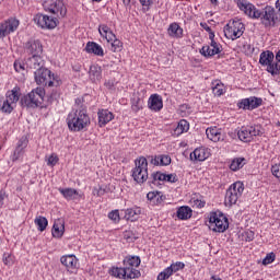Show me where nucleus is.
<instances>
[{"instance_id": "412c9836", "label": "nucleus", "mask_w": 280, "mask_h": 280, "mask_svg": "<svg viewBox=\"0 0 280 280\" xmlns=\"http://www.w3.org/2000/svg\"><path fill=\"white\" fill-rule=\"evenodd\" d=\"M148 106L150 110H153L154 113L163 110V97L159 94H152L149 97Z\"/></svg>"}, {"instance_id": "dca6fc26", "label": "nucleus", "mask_w": 280, "mask_h": 280, "mask_svg": "<svg viewBox=\"0 0 280 280\" xmlns=\"http://www.w3.org/2000/svg\"><path fill=\"white\" fill-rule=\"evenodd\" d=\"M262 102L259 97L250 96L238 102V108H243V110H255V108L261 106Z\"/></svg>"}, {"instance_id": "4be33fe9", "label": "nucleus", "mask_w": 280, "mask_h": 280, "mask_svg": "<svg viewBox=\"0 0 280 280\" xmlns=\"http://www.w3.org/2000/svg\"><path fill=\"white\" fill-rule=\"evenodd\" d=\"M211 156V153H209V149L205 148H197L194 150V152L190 153V160L191 161H207Z\"/></svg>"}, {"instance_id": "f8f14e48", "label": "nucleus", "mask_w": 280, "mask_h": 280, "mask_svg": "<svg viewBox=\"0 0 280 280\" xmlns=\"http://www.w3.org/2000/svg\"><path fill=\"white\" fill-rule=\"evenodd\" d=\"M259 135H261V127L259 126L242 127L237 132L240 141L243 143H250L254 137H259Z\"/></svg>"}, {"instance_id": "cd10ccee", "label": "nucleus", "mask_w": 280, "mask_h": 280, "mask_svg": "<svg viewBox=\"0 0 280 280\" xmlns=\"http://www.w3.org/2000/svg\"><path fill=\"white\" fill-rule=\"evenodd\" d=\"M89 78L91 82H100L102 80V67L92 65L89 70Z\"/></svg>"}, {"instance_id": "6ab92c4d", "label": "nucleus", "mask_w": 280, "mask_h": 280, "mask_svg": "<svg viewBox=\"0 0 280 280\" xmlns=\"http://www.w3.org/2000/svg\"><path fill=\"white\" fill-rule=\"evenodd\" d=\"M27 137L23 136L16 143L15 150L13 152L12 161H19L23 154H25V148H27Z\"/></svg>"}, {"instance_id": "052dcab7", "label": "nucleus", "mask_w": 280, "mask_h": 280, "mask_svg": "<svg viewBox=\"0 0 280 280\" xmlns=\"http://www.w3.org/2000/svg\"><path fill=\"white\" fill-rule=\"evenodd\" d=\"M142 8H147V10H150V5H152V0H139Z\"/></svg>"}, {"instance_id": "39448f33", "label": "nucleus", "mask_w": 280, "mask_h": 280, "mask_svg": "<svg viewBox=\"0 0 280 280\" xmlns=\"http://www.w3.org/2000/svg\"><path fill=\"white\" fill-rule=\"evenodd\" d=\"M245 31L246 27L244 26V23H242V21L230 22L224 26L223 30L224 36L230 40H237V38H242Z\"/></svg>"}, {"instance_id": "4c0bfd02", "label": "nucleus", "mask_w": 280, "mask_h": 280, "mask_svg": "<svg viewBox=\"0 0 280 280\" xmlns=\"http://www.w3.org/2000/svg\"><path fill=\"white\" fill-rule=\"evenodd\" d=\"M63 233H65V225H58V223H55L52 225V237L60 238L62 237Z\"/></svg>"}, {"instance_id": "13d9d810", "label": "nucleus", "mask_w": 280, "mask_h": 280, "mask_svg": "<svg viewBox=\"0 0 280 280\" xmlns=\"http://www.w3.org/2000/svg\"><path fill=\"white\" fill-rule=\"evenodd\" d=\"M59 191L62 194L65 198L68 200H71V188L68 189H59Z\"/></svg>"}, {"instance_id": "0eeeda50", "label": "nucleus", "mask_w": 280, "mask_h": 280, "mask_svg": "<svg viewBox=\"0 0 280 280\" xmlns=\"http://www.w3.org/2000/svg\"><path fill=\"white\" fill-rule=\"evenodd\" d=\"M43 8L45 12H50L55 16L63 19L67 16V7L62 0H43Z\"/></svg>"}, {"instance_id": "69168bd1", "label": "nucleus", "mask_w": 280, "mask_h": 280, "mask_svg": "<svg viewBox=\"0 0 280 280\" xmlns=\"http://www.w3.org/2000/svg\"><path fill=\"white\" fill-rule=\"evenodd\" d=\"M71 114L68 115V118H67V124H68V128L69 130H71Z\"/></svg>"}, {"instance_id": "1a4fd4ad", "label": "nucleus", "mask_w": 280, "mask_h": 280, "mask_svg": "<svg viewBox=\"0 0 280 280\" xmlns=\"http://www.w3.org/2000/svg\"><path fill=\"white\" fill-rule=\"evenodd\" d=\"M243 194H244V183L235 182L226 190L225 205H229V207H233V205H236L237 200L242 198Z\"/></svg>"}, {"instance_id": "5fc2aeb1", "label": "nucleus", "mask_w": 280, "mask_h": 280, "mask_svg": "<svg viewBox=\"0 0 280 280\" xmlns=\"http://www.w3.org/2000/svg\"><path fill=\"white\" fill-rule=\"evenodd\" d=\"M48 104H54L58 100V92H52L50 95L46 96Z\"/></svg>"}, {"instance_id": "9d476101", "label": "nucleus", "mask_w": 280, "mask_h": 280, "mask_svg": "<svg viewBox=\"0 0 280 280\" xmlns=\"http://www.w3.org/2000/svg\"><path fill=\"white\" fill-rule=\"evenodd\" d=\"M236 5L245 16H248V19H253L254 21H259L261 9H258L255 4L248 2V0H237Z\"/></svg>"}, {"instance_id": "6e6552de", "label": "nucleus", "mask_w": 280, "mask_h": 280, "mask_svg": "<svg viewBox=\"0 0 280 280\" xmlns=\"http://www.w3.org/2000/svg\"><path fill=\"white\" fill-rule=\"evenodd\" d=\"M98 32L103 38H106L107 43H110V49L114 52L121 51L124 44L121 40L117 39V36L113 34V31H110V27L105 24H101L98 26Z\"/></svg>"}, {"instance_id": "79ce46f5", "label": "nucleus", "mask_w": 280, "mask_h": 280, "mask_svg": "<svg viewBox=\"0 0 280 280\" xmlns=\"http://www.w3.org/2000/svg\"><path fill=\"white\" fill-rule=\"evenodd\" d=\"M147 198L148 200H158V202L159 200L161 201L165 200V197H163L161 192H154V191L148 192Z\"/></svg>"}, {"instance_id": "4468645a", "label": "nucleus", "mask_w": 280, "mask_h": 280, "mask_svg": "<svg viewBox=\"0 0 280 280\" xmlns=\"http://www.w3.org/2000/svg\"><path fill=\"white\" fill-rule=\"evenodd\" d=\"M34 22L38 27H42V30H54L58 25V19L42 13H37L34 16Z\"/></svg>"}, {"instance_id": "393cba45", "label": "nucleus", "mask_w": 280, "mask_h": 280, "mask_svg": "<svg viewBox=\"0 0 280 280\" xmlns=\"http://www.w3.org/2000/svg\"><path fill=\"white\" fill-rule=\"evenodd\" d=\"M207 138L213 143H218L222 139V129L218 127H210L206 129Z\"/></svg>"}, {"instance_id": "ea45409f", "label": "nucleus", "mask_w": 280, "mask_h": 280, "mask_svg": "<svg viewBox=\"0 0 280 280\" xmlns=\"http://www.w3.org/2000/svg\"><path fill=\"white\" fill-rule=\"evenodd\" d=\"M268 73L271 75H279L280 74V65L279 63H270L267 66Z\"/></svg>"}, {"instance_id": "bf43d9fd", "label": "nucleus", "mask_w": 280, "mask_h": 280, "mask_svg": "<svg viewBox=\"0 0 280 280\" xmlns=\"http://www.w3.org/2000/svg\"><path fill=\"white\" fill-rule=\"evenodd\" d=\"M71 267L73 268H80V262H78V258L75 255H71Z\"/></svg>"}, {"instance_id": "4d7b16f0", "label": "nucleus", "mask_w": 280, "mask_h": 280, "mask_svg": "<svg viewBox=\"0 0 280 280\" xmlns=\"http://www.w3.org/2000/svg\"><path fill=\"white\" fill-rule=\"evenodd\" d=\"M255 240V232L248 231L245 232V241L253 242Z\"/></svg>"}, {"instance_id": "e433bc0d", "label": "nucleus", "mask_w": 280, "mask_h": 280, "mask_svg": "<svg viewBox=\"0 0 280 280\" xmlns=\"http://www.w3.org/2000/svg\"><path fill=\"white\" fill-rule=\"evenodd\" d=\"M245 162L246 159L244 158H235L230 164V170H232V172H237V170H242V167H244Z\"/></svg>"}, {"instance_id": "473e14b6", "label": "nucleus", "mask_w": 280, "mask_h": 280, "mask_svg": "<svg viewBox=\"0 0 280 280\" xmlns=\"http://www.w3.org/2000/svg\"><path fill=\"white\" fill-rule=\"evenodd\" d=\"M141 215V208H129L125 210V220H129L130 222L137 221V219Z\"/></svg>"}, {"instance_id": "c85d7f7f", "label": "nucleus", "mask_w": 280, "mask_h": 280, "mask_svg": "<svg viewBox=\"0 0 280 280\" xmlns=\"http://www.w3.org/2000/svg\"><path fill=\"white\" fill-rule=\"evenodd\" d=\"M21 97V88L15 86L13 90L7 92V98H4L7 102H10L11 104H16Z\"/></svg>"}, {"instance_id": "c756f323", "label": "nucleus", "mask_w": 280, "mask_h": 280, "mask_svg": "<svg viewBox=\"0 0 280 280\" xmlns=\"http://www.w3.org/2000/svg\"><path fill=\"white\" fill-rule=\"evenodd\" d=\"M212 93L215 97H222L226 93V88L220 82V80H214L211 83Z\"/></svg>"}, {"instance_id": "e2e57ef3", "label": "nucleus", "mask_w": 280, "mask_h": 280, "mask_svg": "<svg viewBox=\"0 0 280 280\" xmlns=\"http://www.w3.org/2000/svg\"><path fill=\"white\" fill-rule=\"evenodd\" d=\"M200 26L206 30V32H211V26H209V24H207L206 22H201Z\"/></svg>"}, {"instance_id": "0e129e2a", "label": "nucleus", "mask_w": 280, "mask_h": 280, "mask_svg": "<svg viewBox=\"0 0 280 280\" xmlns=\"http://www.w3.org/2000/svg\"><path fill=\"white\" fill-rule=\"evenodd\" d=\"M3 200H5V194L0 192V209L3 207Z\"/></svg>"}, {"instance_id": "8fccbe9b", "label": "nucleus", "mask_w": 280, "mask_h": 280, "mask_svg": "<svg viewBox=\"0 0 280 280\" xmlns=\"http://www.w3.org/2000/svg\"><path fill=\"white\" fill-rule=\"evenodd\" d=\"M172 158L170 155H160V165H170Z\"/></svg>"}, {"instance_id": "2eb2a0df", "label": "nucleus", "mask_w": 280, "mask_h": 280, "mask_svg": "<svg viewBox=\"0 0 280 280\" xmlns=\"http://www.w3.org/2000/svg\"><path fill=\"white\" fill-rule=\"evenodd\" d=\"M20 22L15 18H11L0 24V38H5V36L16 32L19 30Z\"/></svg>"}, {"instance_id": "20e7f679", "label": "nucleus", "mask_w": 280, "mask_h": 280, "mask_svg": "<svg viewBox=\"0 0 280 280\" xmlns=\"http://www.w3.org/2000/svg\"><path fill=\"white\" fill-rule=\"evenodd\" d=\"M264 27H275L279 22V14L275 7L266 5L260 9L259 19Z\"/></svg>"}, {"instance_id": "de8ad7c7", "label": "nucleus", "mask_w": 280, "mask_h": 280, "mask_svg": "<svg viewBox=\"0 0 280 280\" xmlns=\"http://www.w3.org/2000/svg\"><path fill=\"white\" fill-rule=\"evenodd\" d=\"M191 202L194 205V207H197V209H202L205 208V205H207L206 201H203L202 199H191Z\"/></svg>"}, {"instance_id": "774afa93", "label": "nucleus", "mask_w": 280, "mask_h": 280, "mask_svg": "<svg viewBox=\"0 0 280 280\" xmlns=\"http://www.w3.org/2000/svg\"><path fill=\"white\" fill-rule=\"evenodd\" d=\"M276 59L278 60V62H280V50L277 52Z\"/></svg>"}, {"instance_id": "f03ea898", "label": "nucleus", "mask_w": 280, "mask_h": 280, "mask_svg": "<svg viewBox=\"0 0 280 280\" xmlns=\"http://www.w3.org/2000/svg\"><path fill=\"white\" fill-rule=\"evenodd\" d=\"M45 102V89L36 88L21 98L22 106L26 108H38Z\"/></svg>"}, {"instance_id": "c03bdc74", "label": "nucleus", "mask_w": 280, "mask_h": 280, "mask_svg": "<svg viewBox=\"0 0 280 280\" xmlns=\"http://www.w3.org/2000/svg\"><path fill=\"white\" fill-rule=\"evenodd\" d=\"M276 255L275 253H269L267 256L262 259V266H268L275 261Z\"/></svg>"}, {"instance_id": "6e6d98bb", "label": "nucleus", "mask_w": 280, "mask_h": 280, "mask_svg": "<svg viewBox=\"0 0 280 280\" xmlns=\"http://www.w3.org/2000/svg\"><path fill=\"white\" fill-rule=\"evenodd\" d=\"M14 69L18 73H21V71H25V63L21 62H14Z\"/></svg>"}, {"instance_id": "f3484780", "label": "nucleus", "mask_w": 280, "mask_h": 280, "mask_svg": "<svg viewBox=\"0 0 280 280\" xmlns=\"http://www.w3.org/2000/svg\"><path fill=\"white\" fill-rule=\"evenodd\" d=\"M26 68L30 71H40L42 69H45V60H43V57L40 55H34L30 57L26 62Z\"/></svg>"}, {"instance_id": "a19ab883", "label": "nucleus", "mask_w": 280, "mask_h": 280, "mask_svg": "<svg viewBox=\"0 0 280 280\" xmlns=\"http://www.w3.org/2000/svg\"><path fill=\"white\" fill-rule=\"evenodd\" d=\"M174 275L170 267L165 268L163 271H161L158 276V280H167L171 278V276Z\"/></svg>"}, {"instance_id": "a18cd8bd", "label": "nucleus", "mask_w": 280, "mask_h": 280, "mask_svg": "<svg viewBox=\"0 0 280 280\" xmlns=\"http://www.w3.org/2000/svg\"><path fill=\"white\" fill-rule=\"evenodd\" d=\"M84 198V194L82 191H78L75 189L71 190V199L72 200H82Z\"/></svg>"}, {"instance_id": "603ef678", "label": "nucleus", "mask_w": 280, "mask_h": 280, "mask_svg": "<svg viewBox=\"0 0 280 280\" xmlns=\"http://www.w3.org/2000/svg\"><path fill=\"white\" fill-rule=\"evenodd\" d=\"M68 259H71V254L62 256L60 259L62 266H66V268H69V266H71V260Z\"/></svg>"}, {"instance_id": "a878e982", "label": "nucleus", "mask_w": 280, "mask_h": 280, "mask_svg": "<svg viewBox=\"0 0 280 280\" xmlns=\"http://www.w3.org/2000/svg\"><path fill=\"white\" fill-rule=\"evenodd\" d=\"M167 34L171 38H183V27L178 23L173 22L167 28Z\"/></svg>"}, {"instance_id": "680f3d73", "label": "nucleus", "mask_w": 280, "mask_h": 280, "mask_svg": "<svg viewBox=\"0 0 280 280\" xmlns=\"http://www.w3.org/2000/svg\"><path fill=\"white\" fill-rule=\"evenodd\" d=\"M151 164L152 165H161V155L158 156H151Z\"/></svg>"}, {"instance_id": "a211bd4d", "label": "nucleus", "mask_w": 280, "mask_h": 280, "mask_svg": "<svg viewBox=\"0 0 280 280\" xmlns=\"http://www.w3.org/2000/svg\"><path fill=\"white\" fill-rule=\"evenodd\" d=\"M221 52H222V45L218 44L215 39H212L209 46H203L200 49L201 56H205L206 58H211L212 56H215Z\"/></svg>"}, {"instance_id": "7c9ffc66", "label": "nucleus", "mask_w": 280, "mask_h": 280, "mask_svg": "<svg viewBox=\"0 0 280 280\" xmlns=\"http://www.w3.org/2000/svg\"><path fill=\"white\" fill-rule=\"evenodd\" d=\"M273 60H275V52L270 50H266L260 54L259 63L262 67H268V65L273 62Z\"/></svg>"}, {"instance_id": "9b49d317", "label": "nucleus", "mask_w": 280, "mask_h": 280, "mask_svg": "<svg viewBox=\"0 0 280 280\" xmlns=\"http://www.w3.org/2000/svg\"><path fill=\"white\" fill-rule=\"evenodd\" d=\"M34 78L36 84L43 86H54V80H56L51 73V70L45 67L40 70L34 71Z\"/></svg>"}, {"instance_id": "f704fd0d", "label": "nucleus", "mask_w": 280, "mask_h": 280, "mask_svg": "<svg viewBox=\"0 0 280 280\" xmlns=\"http://www.w3.org/2000/svg\"><path fill=\"white\" fill-rule=\"evenodd\" d=\"M34 222H35V225L37 226V230L40 231L42 233L43 231H45V229H47L49 224V221H47V218L43 215L36 217Z\"/></svg>"}, {"instance_id": "3c124183", "label": "nucleus", "mask_w": 280, "mask_h": 280, "mask_svg": "<svg viewBox=\"0 0 280 280\" xmlns=\"http://www.w3.org/2000/svg\"><path fill=\"white\" fill-rule=\"evenodd\" d=\"M109 220H113L114 222H119V210H114L108 213Z\"/></svg>"}, {"instance_id": "b1692460", "label": "nucleus", "mask_w": 280, "mask_h": 280, "mask_svg": "<svg viewBox=\"0 0 280 280\" xmlns=\"http://www.w3.org/2000/svg\"><path fill=\"white\" fill-rule=\"evenodd\" d=\"M97 115L100 128H104L106 124H109V121H113V119H115V115H113V113L108 109H100Z\"/></svg>"}, {"instance_id": "aec40b11", "label": "nucleus", "mask_w": 280, "mask_h": 280, "mask_svg": "<svg viewBox=\"0 0 280 280\" xmlns=\"http://www.w3.org/2000/svg\"><path fill=\"white\" fill-rule=\"evenodd\" d=\"M152 178V183H159L160 182H165V183H177L178 182V177L176 176V174H165V173H161V172H156L153 173L151 175Z\"/></svg>"}, {"instance_id": "49530a36", "label": "nucleus", "mask_w": 280, "mask_h": 280, "mask_svg": "<svg viewBox=\"0 0 280 280\" xmlns=\"http://www.w3.org/2000/svg\"><path fill=\"white\" fill-rule=\"evenodd\" d=\"M93 196L102 197L106 194V189L102 188V186H97L93 188Z\"/></svg>"}, {"instance_id": "bb28decb", "label": "nucleus", "mask_w": 280, "mask_h": 280, "mask_svg": "<svg viewBox=\"0 0 280 280\" xmlns=\"http://www.w3.org/2000/svg\"><path fill=\"white\" fill-rule=\"evenodd\" d=\"M85 51L88 54H94V56H104V48H102L100 44L95 42H89L85 46Z\"/></svg>"}, {"instance_id": "58836bf2", "label": "nucleus", "mask_w": 280, "mask_h": 280, "mask_svg": "<svg viewBox=\"0 0 280 280\" xmlns=\"http://www.w3.org/2000/svg\"><path fill=\"white\" fill-rule=\"evenodd\" d=\"M141 108H143V101H141V98H139V97L132 98L131 110H133V113H139V110H141Z\"/></svg>"}, {"instance_id": "5701e85b", "label": "nucleus", "mask_w": 280, "mask_h": 280, "mask_svg": "<svg viewBox=\"0 0 280 280\" xmlns=\"http://www.w3.org/2000/svg\"><path fill=\"white\" fill-rule=\"evenodd\" d=\"M26 49L32 56H40L43 54V44H40V40L31 39L26 43Z\"/></svg>"}, {"instance_id": "37998d69", "label": "nucleus", "mask_w": 280, "mask_h": 280, "mask_svg": "<svg viewBox=\"0 0 280 280\" xmlns=\"http://www.w3.org/2000/svg\"><path fill=\"white\" fill-rule=\"evenodd\" d=\"M168 268L172 270L173 273L178 272V270L185 269V262L176 261V262H173Z\"/></svg>"}, {"instance_id": "423d86ee", "label": "nucleus", "mask_w": 280, "mask_h": 280, "mask_svg": "<svg viewBox=\"0 0 280 280\" xmlns=\"http://www.w3.org/2000/svg\"><path fill=\"white\" fill-rule=\"evenodd\" d=\"M132 178L142 185L148 180V160L143 156L136 160V167L132 170Z\"/></svg>"}, {"instance_id": "7ed1b4c3", "label": "nucleus", "mask_w": 280, "mask_h": 280, "mask_svg": "<svg viewBox=\"0 0 280 280\" xmlns=\"http://www.w3.org/2000/svg\"><path fill=\"white\" fill-rule=\"evenodd\" d=\"M229 229V219L222 212H211L209 217V230L214 233H224Z\"/></svg>"}, {"instance_id": "338daca9", "label": "nucleus", "mask_w": 280, "mask_h": 280, "mask_svg": "<svg viewBox=\"0 0 280 280\" xmlns=\"http://www.w3.org/2000/svg\"><path fill=\"white\" fill-rule=\"evenodd\" d=\"M209 38H210L211 43H213V40H215L214 39L215 38V34L212 33L211 31L209 32Z\"/></svg>"}, {"instance_id": "09e8293b", "label": "nucleus", "mask_w": 280, "mask_h": 280, "mask_svg": "<svg viewBox=\"0 0 280 280\" xmlns=\"http://www.w3.org/2000/svg\"><path fill=\"white\" fill-rule=\"evenodd\" d=\"M2 261L4 266H12V264H14V260L12 259V256L10 254H4Z\"/></svg>"}, {"instance_id": "c9c22d12", "label": "nucleus", "mask_w": 280, "mask_h": 280, "mask_svg": "<svg viewBox=\"0 0 280 280\" xmlns=\"http://www.w3.org/2000/svg\"><path fill=\"white\" fill-rule=\"evenodd\" d=\"M0 110L10 114L14 110V105L3 97H0Z\"/></svg>"}, {"instance_id": "2f4dec72", "label": "nucleus", "mask_w": 280, "mask_h": 280, "mask_svg": "<svg viewBox=\"0 0 280 280\" xmlns=\"http://www.w3.org/2000/svg\"><path fill=\"white\" fill-rule=\"evenodd\" d=\"M177 218L178 220H189L191 218L194 211L189 206H182L177 209Z\"/></svg>"}, {"instance_id": "ddd939ff", "label": "nucleus", "mask_w": 280, "mask_h": 280, "mask_svg": "<svg viewBox=\"0 0 280 280\" xmlns=\"http://www.w3.org/2000/svg\"><path fill=\"white\" fill-rule=\"evenodd\" d=\"M89 126H91V118L82 110L72 119V130L74 132H82V130H85Z\"/></svg>"}, {"instance_id": "72a5a7b5", "label": "nucleus", "mask_w": 280, "mask_h": 280, "mask_svg": "<svg viewBox=\"0 0 280 280\" xmlns=\"http://www.w3.org/2000/svg\"><path fill=\"white\" fill-rule=\"evenodd\" d=\"M187 130H189V122L185 119H182L177 124V126L174 130V135H175V137H180V135H183V132H187Z\"/></svg>"}, {"instance_id": "864d4df0", "label": "nucleus", "mask_w": 280, "mask_h": 280, "mask_svg": "<svg viewBox=\"0 0 280 280\" xmlns=\"http://www.w3.org/2000/svg\"><path fill=\"white\" fill-rule=\"evenodd\" d=\"M56 163H58V155L56 154H51L48 160H47V165H50L51 167H54V165H56Z\"/></svg>"}, {"instance_id": "f257e3e1", "label": "nucleus", "mask_w": 280, "mask_h": 280, "mask_svg": "<svg viewBox=\"0 0 280 280\" xmlns=\"http://www.w3.org/2000/svg\"><path fill=\"white\" fill-rule=\"evenodd\" d=\"M122 264V268L113 267L109 270L112 277H116V279H139L141 277V271L137 270L141 266V258L139 256H127Z\"/></svg>"}]
</instances>
